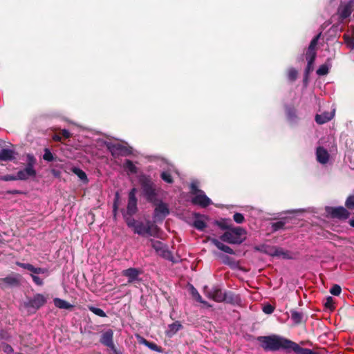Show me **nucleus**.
Listing matches in <instances>:
<instances>
[{"label":"nucleus","instance_id":"obj_1","mask_svg":"<svg viewBox=\"0 0 354 354\" xmlns=\"http://www.w3.org/2000/svg\"><path fill=\"white\" fill-rule=\"evenodd\" d=\"M124 219L127 225L131 227L135 233L140 236H157L158 234L159 228L150 221L143 223L127 216H124Z\"/></svg>","mask_w":354,"mask_h":354},{"label":"nucleus","instance_id":"obj_2","mask_svg":"<svg viewBox=\"0 0 354 354\" xmlns=\"http://www.w3.org/2000/svg\"><path fill=\"white\" fill-rule=\"evenodd\" d=\"M257 340L261 343L265 351H278L280 348L288 349L290 340L279 335L258 337Z\"/></svg>","mask_w":354,"mask_h":354},{"label":"nucleus","instance_id":"obj_3","mask_svg":"<svg viewBox=\"0 0 354 354\" xmlns=\"http://www.w3.org/2000/svg\"><path fill=\"white\" fill-rule=\"evenodd\" d=\"M142 193L146 200L150 203L157 202L158 192L154 183L147 176H142L140 179Z\"/></svg>","mask_w":354,"mask_h":354},{"label":"nucleus","instance_id":"obj_4","mask_svg":"<svg viewBox=\"0 0 354 354\" xmlns=\"http://www.w3.org/2000/svg\"><path fill=\"white\" fill-rule=\"evenodd\" d=\"M245 233V230L243 228L236 227L225 232L221 236V239L230 244H240L244 241Z\"/></svg>","mask_w":354,"mask_h":354},{"label":"nucleus","instance_id":"obj_5","mask_svg":"<svg viewBox=\"0 0 354 354\" xmlns=\"http://www.w3.org/2000/svg\"><path fill=\"white\" fill-rule=\"evenodd\" d=\"M27 160L28 162L26 167L17 172L19 180H26L30 177H35L36 176V171L34 169L35 158L32 155L28 154L27 156Z\"/></svg>","mask_w":354,"mask_h":354},{"label":"nucleus","instance_id":"obj_6","mask_svg":"<svg viewBox=\"0 0 354 354\" xmlns=\"http://www.w3.org/2000/svg\"><path fill=\"white\" fill-rule=\"evenodd\" d=\"M105 145L113 156H127L131 153V148L118 143L106 142Z\"/></svg>","mask_w":354,"mask_h":354},{"label":"nucleus","instance_id":"obj_7","mask_svg":"<svg viewBox=\"0 0 354 354\" xmlns=\"http://www.w3.org/2000/svg\"><path fill=\"white\" fill-rule=\"evenodd\" d=\"M151 247L155 250L157 254L161 257L174 261L171 252L169 250L168 247L160 241L151 240Z\"/></svg>","mask_w":354,"mask_h":354},{"label":"nucleus","instance_id":"obj_8","mask_svg":"<svg viewBox=\"0 0 354 354\" xmlns=\"http://www.w3.org/2000/svg\"><path fill=\"white\" fill-rule=\"evenodd\" d=\"M155 204L156 207L153 215V222H162L169 214V206L167 203L161 201Z\"/></svg>","mask_w":354,"mask_h":354},{"label":"nucleus","instance_id":"obj_9","mask_svg":"<svg viewBox=\"0 0 354 354\" xmlns=\"http://www.w3.org/2000/svg\"><path fill=\"white\" fill-rule=\"evenodd\" d=\"M46 297L41 294H36L32 298H28L24 303L26 308H31L35 312L46 303Z\"/></svg>","mask_w":354,"mask_h":354},{"label":"nucleus","instance_id":"obj_10","mask_svg":"<svg viewBox=\"0 0 354 354\" xmlns=\"http://www.w3.org/2000/svg\"><path fill=\"white\" fill-rule=\"evenodd\" d=\"M204 294L209 299H212L216 302L223 301L224 293L217 287L209 288L207 286H205L204 288Z\"/></svg>","mask_w":354,"mask_h":354},{"label":"nucleus","instance_id":"obj_11","mask_svg":"<svg viewBox=\"0 0 354 354\" xmlns=\"http://www.w3.org/2000/svg\"><path fill=\"white\" fill-rule=\"evenodd\" d=\"M321 33L316 35L310 41L306 54V60L315 61L316 58V47L318 44Z\"/></svg>","mask_w":354,"mask_h":354},{"label":"nucleus","instance_id":"obj_12","mask_svg":"<svg viewBox=\"0 0 354 354\" xmlns=\"http://www.w3.org/2000/svg\"><path fill=\"white\" fill-rule=\"evenodd\" d=\"M192 203L205 207L212 203V201L205 195L203 191L194 195L192 198Z\"/></svg>","mask_w":354,"mask_h":354},{"label":"nucleus","instance_id":"obj_13","mask_svg":"<svg viewBox=\"0 0 354 354\" xmlns=\"http://www.w3.org/2000/svg\"><path fill=\"white\" fill-rule=\"evenodd\" d=\"M269 254L272 257H277L283 259H292V254L288 250H285L283 248L274 247L270 249L268 252Z\"/></svg>","mask_w":354,"mask_h":354},{"label":"nucleus","instance_id":"obj_14","mask_svg":"<svg viewBox=\"0 0 354 354\" xmlns=\"http://www.w3.org/2000/svg\"><path fill=\"white\" fill-rule=\"evenodd\" d=\"M21 275L17 273H12L10 275L0 279V281L3 282L8 286H17L20 284Z\"/></svg>","mask_w":354,"mask_h":354},{"label":"nucleus","instance_id":"obj_15","mask_svg":"<svg viewBox=\"0 0 354 354\" xmlns=\"http://www.w3.org/2000/svg\"><path fill=\"white\" fill-rule=\"evenodd\" d=\"M122 275L128 278L129 283H133L138 280L140 271L137 268H128L122 271Z\"/></svg>","mask_w":354,"mask_h":354},{"label":"nucleus","instance_id":"obj_16","mask_svg":"<svg viewBox=\"0 0 354 354\" xmlns=\"http://www.w3.org/2000/svg\"><path fill=\"white\" fill-rule=\"evenodd\" d=\"M328 212L330 213L333 217L340 219H346L350 214L348 210L343 207L331 208V210L328 211Z\"/></svg>","mask_w":354,"mask_h":354},{"label":"nucleus","instance_id":"obj_17","mask_svg":"<svg viewBox=\"0 0 354 354\" xmlns=\"http://www.w3.org/2000/svg\"><path fill=\"white\" fill-rule=\"evenodd\" d=\"M335 115V109L330 112H323L315 115V121L319 124H323L331 120Z\"/></svg>","mask_w":354,"mask_h":354},{"label":"nucleus","instance_id":"obj_18","mask_svg":"<svg viewBox=\"0 0 354 354\" xmlns=\"http://www.w3.org/2000/svg\"><path fill=\"white\" fill-rule=\"evenodd\" d=\"M317 160L321 164H326L329 159L328 151L322 147H318L316 150Z\"/></svg>","mask_w":354,"mask_h":354},{"label":"nucleus","instance_id":"obj_19","mask_svg":"<svg viewBox=\"0 0 354 354\" xmlns=\"http://www.w3.org/2000/svg\"><path fill=\"white\" fill-rule=\"evenodd\" d=\"M353 8V5L351 4L349 1L345 5L342 3L338 9V12L340 17L342 19H346L348 17L351 15Z\"/></svg>","mask_w":354,"mask_h":354},{"label":"nucleus","instance_id":"obj_20","mask_svg":"<svg viewBox=\"0 0 354 354\" xmlns=\"http://www.w3.org/2000/svg\"><path fill=\"white\" fill-rule=\"evenodd\" d=\"M113 330L111 329L102 331L100 339V342L105 346L113 342Z\"/></svg>","mask_w":354,"mask_h":354},{"label":"nucleus","instance_id":"obj_21","mask_svg":"<svg viewBox=\"0 0 354 354\" xmlns=\"http://www.w3.org/2000/svg\"><path fill=\"white\" fill-rule=\"evenodd\" d=\"M138 211L137 207V198H128V204L127 207V212L124 214L127 217H132L133 214H135Z\"/></svg>","mask_w":354,"mask_h":354},{"label":"nucleus","instance_id":"obj_22","mask_svg":"<svg viewBox=\"0 0 354 354\" xmlns=\"http://www.w3.org/2000/svg\"><path fill=\"white\" fill-rule=\"evenodd\" d=\"M288 349L292 350L297 354H315L312 350L309 348H301L297 343L290 340L288 345Z\"/></svg>","mask_w":354,"mask_h":354},{"label":"nucleus","instance_id":"obj_23","mask_svg":"<svg viewBox=\"0 0 354 354\" xmlns=\"http://www.w3.org/2000/svg\"><path fill=\"white\" fill-rule=\"evenodd\" d=\"M223 301L232 304H239L241 302V299L239 295L232 292H224Z\"/></svg>","mask_w":354,"mask_h":354},{"label":"nucleus","instance_id":"obj_24","mask_svg":"<svg viewBox=\"0 0 354 354\" xmlns=\"http://www.w3.org/2000/svg\"><path fill=\"white\" fill-rule=\"evenodd\" d=\"M15 153L10 149H3L0 151V160L10 161L15 158Z\"/></svg>","mask_w":354,"mask_h":354},{"label":"nucleus","instance_id":"obj_25","mask_svg":"<svg viewBox=\"0 0 354 354\" xmlns=\"http://www.w3.org/2000/svg\"><path fill=\"white\" fill-rule=\"evenodd\" d=\"M209 241L213 243L218 249L221 251L225 252V253L233 254L234 250L229 246L223 244L220 241L216 239H210Z\"/></svg>","mask_w":354,"mask_h":354},{"label":"nucleus","instance_id":"obj_26","mask_svg":"<svg viewBox=\"0 0 354 354\" xmlns=\"http://www.w3.org/2000/svg\"><path fill=\"white\" fill-rule=\"evenodd\" d=\"M286 113L289 122L293 124L297 122L298 118L296 113V110L294 108L287 106L286 108Z\"/></svg>","mask_w":354,"mask_h":354},{"label":"nucleus","instance_id":"obj_27","mask_svg":"<svg viewBox=\"0 0 354 354\" xmlns=\"http://www.w3.org/2000/svg\"><path fill=\"white\" fill-rule=\"evenodd\" d=\"M182 328V325L179 322H176L169 325V328L167 331V335L169 337L175 335L180 328Z\"/></svg>","mask_w":354,"mask_h":354},{"label":"nucleus","instance_id":"obj_28","mask_svg":"<svg viewBox=\"0 0 354 354\" xmlns=\"http://www.w3.org/2000/svg\"><path fill=\"white\" fill-rule=\"evenodd\" d=\"M53 301L55 306L60 309H70L73 307L68 302L59 298L54 299Z\"/></svg>","mask_w":354,"mask_h":354},{"label":"nucleus","instance_id":"obj_29","mask_svg":"<svg viewBox=\"0 0 354 354\" xmlns=\"http://www.w3.org/2000/svg\"><path fill=\"white\" fill-rule=\"evenodd\" d=\"M331 67V64L329 62V59L328 62L322 65H321L319 68L317 70V74L318 75H325L328 74L329 69Z\"/></svg>","mask_w":354,"mask_h":354},{"label":"nucleus","instance_id":"obj_30","mask_svg":"<svg viewBox=\"0 0 354 354\" xmlns=\"http://www.w3.org/2000/svg\"><path fill=\"white\" fill-rule=\"evenodd\" d=\"M124 168L131 174H136L138 169L133 162L130 160H126L124 162Z\"/></svg>","mask_w":354,"mask_h":354},{"label":"nucleus","instance_id":"obj_31","mask_svg":"<svg viewBox=\"0 0 354 354\" xmlns=\"http://www.w3.org/2000/svg\"><path fill=\"white\" fill-rule=\"evenodd\" d=\"M72 171L76 174L81 180H82L84 183L88 182V178L86 176V174L84 171H82L81 169L74 167L72 168Z\"/></svg>","mask_w":354,"mask_h":354},{"label":"nucleus","instance_id":"obj_32","mask_svg":"<svg viewBox=\"0 0 354 354\" xmlns=\"http://www.w3.org/2000/svg\"><path fill=\"white\" fill-rule=\"evenodd\" d=\"M344 40L348 48L354 49V32H353L351 36L348 33L344 34Z\"/></svg>","mask_w":354,"mask_h":354},{"label":"nucleus","instance_id":"obj_33","mask_svg":"<svg viewBox=\"0 0 354 354\" xmlns=\"http://www.w3.org/2000/svg\"><path fill=\"white\" fill-rule=\"evenodd\" d=\"M291 319L295 324H299L302 322L303 314L296 310H291Z\"/></svg>","mask_w":354,"mask_h":354},{"label":"nucleus","instance_id":"obj_34","mask_svg":"<svg viewBox=\"0 0 354 354\" xmlns=\"http://www.w3.org/2000/svg\"><path fill=\"white\" fill-rule=\"evenodd\" d=\"M88 309L91 311L93 313H94L95 315L99 316V317H106V313H104V311L100 308H96L95 306H88Z\"/></svg>","mask_w":354,"mask_h":354},{"label":"nucleus","instance_id":"obj_35","mask_svg":"<svg viewBox=\"0 0 354 354\" xmlns=\"http://www.w3.org/2000/svg\"><path fill=\"white\" fill-rule=\"evenodd\" d=\"M192 295L196 299V300L197 301H198L201 304H203L205 305L207 304V303L202 299L201 296L200 295V294L198 293L197 290L195 288H194L193 286H192Z\"/></svg>","mask_w":354,"mask_h":354},{"label":"nucleus","instance_id":"obj_36","mask_svg":"<svg viewBox=\"0 0 354 354\" xmlns=\"http://www.w3.org/2000/svg\"><path fill=\"white\" fill-rule=\"evenodd\" d=\"M298 72L294 68H290L288 71V78L290 81H295L297 77Z\"/></svg>","mask_w":354,"mask_h":354},{"label":"nucleus","instance_id":"obj_37","mask_svg":"<svg viewBox=\"0 0 354 354\" xmlns=\"http://www.w3.org/2000/svg\"><path fill=\"white\" fill-rule=\"evenodd\" d=\"M286 224V222L283 221H277L275 223H273L272 224V230L273 232H276V231H278L281 229H283L284 225Z\"/></svg>","mask_w":354,"mask_h":354},{"label":"nucleus","instance_id":"obj_38","mask_svg":"<svg viewBox=\"0 0 354 354\" xmlns=\"http://www.w3.org/2000/svg\"><path fill=\"white\" fill-rule=\"evenodd\" d=\"M194 226L198 230H203L206 227V224L205 221L201 219H196L194 222Z\"/></svg>","mask_w":354,"mask_h":354},{"label":"nucleus","instance_id":"obj_39","mask_svg":"<svg viewBox=\"0 0 354 354\" xmlns=\"http://www.w3.org/2000/svg\"><path fill=\"white\" fill-rule=\"evenodd\" d=\"M0 348L6 354H13L14 350L12 346L6 343H2Z\"/></svg>","mask_w":354,"mask_h":354},{"label":"nucleus","instance_id":"obj_40","mask_svg":"<svg viewBox=\"0 0 354 354\" xmlns=\"http://www.w3.org/2000/svg\"><path fill=\"white\" fill-rule=\"evenodd\" d=\"M342 292V288L341 287L337 285V284H335L332 286V288H330V294H332L333 295H335V296H338L340 295Z\"/></svg>","mask_w":354,"mask_h":354},{"label":"nucleus","instance_id":"obj_41","mask_svg":"<svg viewBox=\"0 0 354 354\" xmlns=\"http://www.w3.org/2000/svg\"><path fill=\"white\" fill-rule=\"evenodd\" d=\"M161 178L168 183H171L173 182L172 177L169 171L162 172Z\"/></svg>","mask_w":354,"mask_h":354},{"label":"nucleus","instance_id":"obj_42","mask_svg":"<svg viewBox=\"0 0 354 354\" xmlns=\"http://www.w3.org/2000/svg\"><path fill=\"white\" fill-rule=\"evenodd\" d=\"M0 180H3V181H12V180H19V178H18L17 174V175L8 174V175L1 176Z\"/></svg>","mask_w":354,"mask_h":354},{"label":"nucleus","instance_id":"obj_43","mask_svg":"<svg viewBox=\"0 0 354 354\" xmlns=\"http://www.w3.org/2000/svg\"><path fill=\"white\" fill-rule=\"evenodd\" d=\"M345 205L347 208L354 209V195L350 196L346 201Z\"/></svg>","mask_w":354,"mask_h":354},{"label":"nucleus","instance_id":"obj_44","mask_svg":"<svg viewBox=\"0 0 354 354\" xmlns=\"http://www.w3.org/2000/svg\"><path fill=\"white\" fill-rule=\"evenodd\" d=\"M16 264L22 268H24V269H26L32 272H33V270H34V266L30 263H21V262H17Z\"/></svg>","mask_w":354,"mask_h":354},{"label":"nucleus","instance_id":"obj_45","mask_svg":"<svg viewBox=\"0 0 354 354\" xmlns=\"http://www.w3.org/2000/svg\"><path fill=\"white\" fill-rule=\"evenodd\" d=\"M120 200V194L118 192H116L115 194V198H114V203H113V211L114 214H116L118 207V202Z\"/></svg>","mask_w":354,"mask_h":354},{"label":"nucleus","instance_id":"obj_46","mask_svg":"<svg viewBox=\"0 0 354 354\" xmlns=\"http://www.w3.org/2000/svg\"><path fill=\"white\" fill-rule=\"evenodd\" d=\"M233 218L237 223H242L244 221V216L241 213H235L233 216Z\"/></svg>","mask_w":354,"mask_h":354},{"label":"nucleus","instance_id":"obj_47","mask_svg":"<svg viewBox=\"0 0 354 354\" xmlns=\"http://www.w3.org/2000/svg\"><path fill=\"white\" fill-rule=\"evenodd\" d=\"M315 61L307 60V66L305 70L306 76L313 70V64Z\"/></svg>","mask_w":354,"mask_h":354},{"label":"nucleus","instance_id":"obj_48","mask_svg":"<svg viewBox=\"0 0 354 354\" xmlns=\"http://www.w3.org/2000/svg\"><path fill=\"white\" fill-rule=\"evenodd\" d=\"M43 158L45 160H47V161H52L53 160V156L52 153L48 149H45Z\"/></svg>","mask_w":354,"mask_h":354},{"label":"nucleus","instance_id":"obj_49","mask_svg":"<svg viewBox=\"0 0 354 354\" xmlns=\"http://www.w3.org/2000/svg\"><path fill=\"white\" fill-rule=\"evenodd\" d=\"M31 277H32L33 281L37 285H38V286H42L43 285V280L40 277H37V276H36L35 274H31Z\"/></svg>","mask_w":354,"mask_h":354},{"label":"nucleus","instance_id":"obj_50","mask_svg":"<svg viewBox=\"0 0 354 354\" xmlns=\"http://www.w3.org/2000/svg\"><path fill=\"white\" fill-rule=\"evenodd\" d=\"M263 311L266 313V314H271L273 313L274 311V308L268 304V305H266L263 308Z\"/></svg>","mask_w":354,"mask_h":354},{"label":"nucleus","instance_id":"obj_51","mask_svg":"<svg viewBox=\"0 0 354 354\" xmlns=\"http://www.w3.org/2000/svg\"><path fill=\"white\" fill-rule=\"evenodd\" d=\"M191 189H192V193L194 194V195H196L197 194L199 193L200 191H201V189H198L197 188V185L196 183H192L191 184Z\"/></svg>","mask_w":354,"mask_h":354},{"label":"nucleus","instance_id":"obj_52","mask_svg":"<svg viewBox=\"0 0 354 354\" xmlns=\"http://www.w3.org/2000/svg\"><path fill=\"white\" fill-rule=\"evenodd\" d=\"M47 272V270L41 268H34L33 273L34 274H44Z\"/></svg>","mask_w":354,"mask_h":354},{"label":"nucleus","instance_id":"obj_53","mask_svg":"<svg viewBox=\"0 0 354 354\" xmlns=\"http://www.w3.org/2000/svg\"><path fill=\"white\" fill-rule=\"evenodd\" d=\"M136 193H137V189L135 188V187L132 188L130 190L129 193V198H137L136 196Z\"/></svg>","mask_w":354,"mask_h":354},{"label":"nucleus","instance_id":"obj_54","mask_svg":"<svg viewBox=\"0 0 354 354\" xmlns=\"http://www.w3.org/2000/svg\"><path fill=\"white\" fill-rule=\"evenodd\" d=\"M147 346L149 348H150L151 350H152V351H158V346H157L156 344L153 343V342H149V343L147 344Z\"/></svg>","mask_w":354,"mask_h":354},{"label":"nucleus","instance_id":"obj_55","mask_svg":"<svg viewBox=\"0 0 354 354\" xmlns=\"http://www.w3.org/2000/svg\"><path fill=\"white\" fill-rule=\"evenodd\" d=\"M106 346L111 351V353H113L115 350L117 349V347L115 346L114 342L106 345Z\"/></svg>","mask_w":354,"mask_h":354},{"label":"nucleus","instance_id":"obj_56","mask_svg":"<svg viewBox=\"0 0 354 354\" xmlns=\"http://www.w3.org/2000/svg\"><path fill=\"white\" fill-rule=\"evenodd\" d=\"M62 135L65 138H68L71 137V133L66 130V129H63L62 131Z\"/></svg>","mask_w":354,"mask_h":354},{"label":"nucleus","instance_id":"obj_57","mask_svg":"<svg viewBox=\"0 0 354 354\" xmlns=\"http://www.w3.org/2000/svg\"><path fill=\"white\" fill-rule=\"evenodd\" d=\"M333 298L331 297H328L327 298V302L326 303V306L327 307H330L332 305Z\"/></svg>","mask_w":354,"mask_h":354},{"label":"nucleus","instance_id":"obj_58","mask_svg":"<svg viewBox=\"0 0 354 354\" xmlns=\"http://www.w3.org/2000/svg\"><path fill=\"white\" fill-rule=\"evenodd\" d=\"M139 342L140 344H142L144 345H145L147 346V344L149 342H148L147 339H145V338L143 337H140V339L139 340Z\"/></svg>","mask_w":354,"mask_h":354},{"label":"nucleus","instance_id":"obj_59","mask_svg":"<svg viewBox=\"0 0 354 354\" xmlns=\"http://www.w3.org/2000/svg\"><path fill=\"white\" fill-rule=\"evenodd\" d=\"M110 354H123V352L121 350L117 348L113 353H110Z\"/></svg>","mask_w":354,"mask_h":354},{"label":"nucleus","instance_id":"obj_60","mask_svg":"<svg viewBox=\"0 0 354 354\" xmlns=\"http://www.w3.org/2000/svg\"><path fill=\"white\" fill-rule=\"evenodd\" d=\"M53 138L55 140H57V141H59L61 139L60 136H55Z\"/></svg>","mask_w":354,"mask_h":354},{"label":"nucleus","instance_id":"obj_61","mask_svg":"<svg viewBox=\"0 0 354 354\" xmlns=\"http://www.w3.org/2000/svg\"><path fill=\"white\" fill-rule=\"evenodd\" d=\"M350 225L354 227V220H351L350 221Z\"/></svg>","mask_w":354,"mask_h":354},{"label":"nucleus","instance_id":"obj_62","mask_svg":"<svg viewBox=\"0 0 354 354\" xmlns=\"http://www.w3.org/2000/svg\"><path fill=\"white\" fill-rule=\"evenodd\" d=\"M349 2L354 6V0H350Z\"/></svg>","mask_w":354,"mask_h":354}]
</instances>
